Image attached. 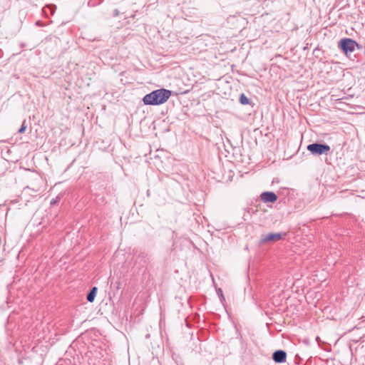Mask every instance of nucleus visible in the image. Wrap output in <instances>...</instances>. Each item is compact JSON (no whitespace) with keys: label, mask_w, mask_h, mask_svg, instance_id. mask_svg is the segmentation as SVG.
I'll return each mask as SVG.
<instances>
[{"label":"nucleus","mask_w":365,"mask_h":365,"mask_svg":"<svg viewBox=\"0 0 365 365\" xmlns=\"http://www.w3.org/2000/svg\"><path fill=\"white\" fill-rule=\"evenodd\" d=\"M339 48L346 55L352 53L355 50L356 46H359L358 43L353 39L345 38L339 42Z\"/></svg>","instance_id":"f03ea898"},{"label":"nucleus","mask_w":365,"mask_h":365,"mask_svg":"<svg viewBox=\"0 0 365 365\" xmlns=\"http://www.w3.org/2000/svg\"><path fill=\"white\" fill-rule=\"evenodd\" d=\"M218 294H220L221 296H222V289H218Z\"/></svg>","instance_id":"f8f14e48"},{"label":"nucleus","mask_w":365,"mask_h":365,"mask_svg":"<svg viewBox=\"0 0 365 365\" xmlns=\"http://www.w3.org/2000/svg\"><path fill=\"white\" fill-rule=\"evenodd\" d=\"M26 129V120H24L21 128H19V130L18 131V133H20V134H22V133H24L25 132Z\"/></svg>","instance_id":"9d476101"},{"label":"nucleus","mask_w":365,"mask_h":365,"mask_svg":"<svg viewBox=\"0 0 365 365\" xmlns=\"http://www.w3.org/2000/svg\"><path fill=\"white\" fill-rule=\"evenodd\" d=\"M53 203H55V200H53L51 202V204H53Z\"/></svg>","instance_id":"4468645a"},{"label":"nucleus","mask_w":365,"mask_h":365,"mask_svg":"<svg viewBox=\"0 0 365 365\" xmlns=\"http://www.w3.org/2000/svg\"><path fill=\"white\" fill-rule=\"evenodd\" d=\"M286 358L287 353L283 350H277L272 354V359L276 363L284 362L286 361Z\"/></svg>","instance_id":"423d86ee"},{"label":"nucleus","mask_w":365,"mask_h":365,"mask_svg":"<svg viewBox=\"0 0 365 365\" xmlns=\"http://www.w3.org/2000/svg\"><path fill=\"white\" fill-rule=\"evenodd\" d=\"M53 203H55V200H53L51 202V204H53Z\"/></svg>","instance_id":"ddd939ff"},{"label":"nucleus","mask_w":365,"mask_h":365,"mask_svg":"<svg viewBox=\"0 0 365 365\" xmlns=\"http://www.w3.org/2000/svg\"><path fill=\"white\" fill-rule=\"evenodd\" d=\"M138 259H141L142 260H143V262L145 264L147 263V259H148V254L145 252H140L138 257H137Z\"/></svg>","instance_id":"6e6552de"},{"label":"nucleus","mask_w":365,"mask_h":365,"mask_svg":"<svg viewBox=\"0 0 365 365\" xmlns=\"http://www.w3.org/2000/svg\"><path fill=\"white\" fill-rule=\"evenodd\" d=\"M282 238L281 233H268L267 235H262L261 238V242L265 243L268 242H277Z\"/></svg>","instance_id":"20e7f679"},{"label":"nucleus","mask_w":365,"mask_h":365,"mask_svg":"<svg viewBox=\"0 0 365 365\" xmlns=\"http://www.w3.org/2000/svg\"><path fill=\"white\" fill-rule=\"evenodd\" d=\"M260 197L264 202H274L277 200V195L273 192H264Z\"/></svg>","instance_id":"39448f33"},{"label":"nucleus","mask_w":365,"mask_h":365,"mask_svg":"<svg viewBox=\"0 0 365 365\" xmlns=\"http://www.w3.org/2000/svg\"><path fill=\"white\" fill-rule=\"evenodd\" d=\"M119 15V11L118 9H115L113 11V16H118Z\"/></svg>","instance_id":"9b49d317"},{"label":"nucleus","mask_w":365,"mask_h":365,"mask_svg":"<svg viewBox=\"0 0 365 365\" xmlns=\"http://www.w3.org/2000/svg\"><path fill=\"white\" fill-rule=\"evenodd\" d=\"M240 102L242 105H247L249 103V99L245 94H241L240 96Z\"/></svg>","instance_id":"1a4fd4ad"},{"label":"nucleus","mask_w":365,"mask_h":365,"mask_svg":"<svg viewBox=\"0 0 365 365\" xmlns=\"http://www.w3.org/2000/svg\"><path fill=\"white\" fill-rule=\"evenodd\" d=\"M97 290H98V289L96 287H93L91 289V291L89 292V293L87 294V297H86V299L88 302H93L94 301L96 293H97Z\"/></svg>","instance_id":"0eeeda50"},{"label":"nucleus","mask_w":365,"mask_h":365,"mask_svg":"<svg viewBox=\"0 0 365 365\" xmlns=\"http://www.w3.org/2000/svg\"><path fill=\"white\" fill-rule=\"evenodd\" d=\"M170 96V91L160 88L145 95L143 98V101L145 105H160L165 103Z\"/></svg>","instance_id":"f257e3e1"},{"label":"nucleus","mask_w":365,"mask_h":365,"mask_svg":"<svg viewBox=\"0 0 365 365\" xmlns=\"http://www.w3.org/2000/svg\"><path fill=\"white\" fill-rule=\"evenodd\" d=\"M307 150L309 151L313 155H327L330 151V146L327 144H321V143H312L307 145Z\"/></svg>","instance_id":"7ed1b4c3"}]
</instances>
